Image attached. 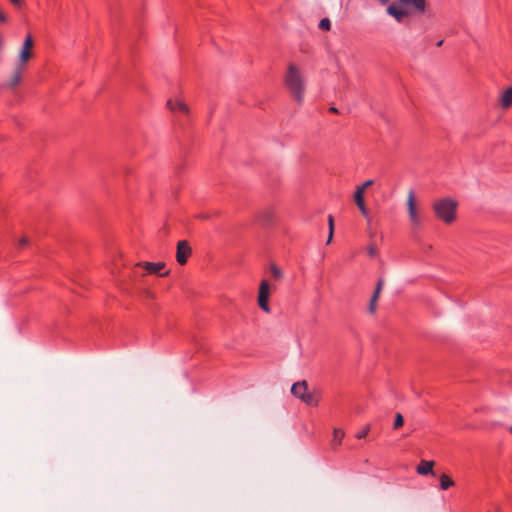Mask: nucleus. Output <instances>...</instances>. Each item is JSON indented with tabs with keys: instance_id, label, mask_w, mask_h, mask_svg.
<instances>
[{
	"instance_id": "f257e3e1",
	"label": "nucleus",
	"mask_w": 512,
	"mask_h": 512,
	"mask_svg": "<svg viewBox=\"0 0 512 512\" xmlns=\"http://www.w3.org/2000/svg\"><path fill=\"white\" fill-rule=\"evenodd\" d=\"M284 82L294 100L302 103L305 91L304 79L300 70L294 64L288 65Z\"/></svg>"
},
{
	"instance_id": "bb28decb",
	"label": "nucleus",
	"mask_w": 512,
	"mask_h": 512,
	"mask_svg": "<svg viewBox=\"0 0 512 512\" xmlns=\"http://www.w3.org/2000/svg\"><path fill=\"white\" fill-rule=\"evenodd\" d=\"M357 207L359 208V210H360V212H361V214H362L363 216H365V217H366V216L368 215V210H367V208H366V206H365V202H364V203H362V204H358V205H357Z\"/></svg>"
},
{
	"instance_id": "7c9ffc66",
	"label": "nucleus",
	"mask_w": 512,
	"mask_h": 512,
	"mask_svg": "<svg viewBox=\"0 0 512 512\" xmlns=\"http://www.w3.org/2000/svg\"><path fill=\"white\" fill-rule=\"evenodd\" d=\"M7 21V17L6 15L0 11V22H6Z\"/></svg>"
},
{
	"instance_id": "c756f323",
	"label": "nucleus",
	"mask_w": 512,
	"mask_h": 512,
	"mask_svg": "<svg viewBox=\"0 0 512 512\" xmlns=\"http://www.w3.org/2000/svg\"><path fill=\"white\" fill-rule=\"evenodd\" d=\"M15 7L19 8L23 4V0H9Z\"/></svg>"
},
{
	"instance_id": "5701e85b",
	"label": "nucleus",
	"mask_w": 512,
	"mask_h": 512,
	"mask_svg": "<svg viewBox=\"0 0 512 512\" xmlns=\"http://www.w3.org/2000/svg\"><path fill=\"white\" fill-rule=\"evenodd\" d=\"M369 431H370V426L367 425L363 429H361L360 431H358L356 433V438H358V439L365 438L368 435Z\"/></svg>"
},
{
	"instance_id": "6ab92c4d",
	"label": "nucleus",
	"mask_w": 512,
	"mask_h": 512,
	"mask_svg": "<svg viewBox=\"0 0 512 512\" xmlns=\"http://www.w3.org/2000/svg\"><path fill=\"white\" fill-rule=\"evenodd\" d=\"M328 226H329V235L327 239V244H329L333 238L334 233V218L332 215L328 216Z\"/></svg>"
},
{
	"instance_id": "cd10ccee",
	"label": "nucleus",
	"mask_w": 512,
	"mask_h": 512,
	"mask_svg": "<svg viewBox=\"0 0 512 512\" xmlns=\"http://www.w3.org/2000/svg\"><path fill=\"white\" fill-rule=\"evenodd\" d=\"M383 285H384L383 279H379L378 282H377V285H376L374 293L380 294V292H381V290L383 288Z\"/></svg>"
},
{
	"instance_id": "c85d7f7f",
	"label": "nucleus",
	"mask_w": 512,
	"mask_h": 512,
	"mask_svg": "<svg viewBox=\"0 0 512 512\" xmlns=\"http://www.w3.org/2000/svg\"><path fill=\"white\" fill-rule=\"evenodd\" d=\"M27 244H28V238L27 237H22L19 240V246L20 247H25Z\"/></svg>"
},
{
	"instance_id": "9b49d317",
	"label": "nucleus",
	"mask_w": 512,
	"mask_h": 512,
	"mask_svg": "<svg viewBox=\"0 0 512 512\" xmlns=\"http://www.w3.org/2000/svg\"><path fill=\"white\" fill-rule=\"evenodd\" d=\"M307 392L308 386L306 381L296 382L291 387V393L300 400L305 396Z\"/></svg>"
},
{
	"instance_id": "6e6552de",
	"label": "nucleus",
	"mask_w": 512,
	"mask_h": 512,
	"mask_svg": "<svg viewBox=\"0 0 512 512\" xmlns=\"http://www.w3.org/2000/svg\"><path fill=\"white\" fill-rule=\"evenodd\" d=\"M24 70H25L24 67H20L19 65L16 64L15 69L12 72L9 79L7 80L5 86L9 89L16 88L21 82L22 74H23Z\"/></svg>"
},
{
	"instance_id": "a211bd4d",
	"label": "nucleus",
	"mask_w": 512,
	"mask_h": 512,
	"mask_svg": "<svg viewBox=\"0 0 512 512\" xmlns=\"http://www.w3.org/2000/svg\"><path fill=\"white\" fill-rule=\"evenodd\" d=\"M379 295L380 294H377V293H373L371 299H370V303H369V306H368V311L369 313L371 314H374L375 311H376V307H377V301L379 299Z\"/></svg>"
},
{
	"instance_id": "1a4fd4ad",
	"label": "nucleus",
	"mask_w": 512,
	"mask_h": 512,
	"mask_svg": "<svg viewBox=\"0 0 512 512\" xmlns=\"http://www.w3.org/2000/svg\"><path fill=\"white\" fill-rule=\"evenodd\" d=\"M387 13L395 18L397 22H402L403 19L408 15L409 11L399 4H391L387 8Z\"/></svg>"
},
{
	"instance_id": "f03ea898",
	"label": "nucleus",
	"mask_w": 512,
	"mask_h": 512,
	"mask_svg": "<svg viewBox=\"0 0 512 512\" xmlns=\"http://www.w3.org/2000/svg\"><path fill=\"white\" fill-rule=\"evenodd\" d=\"M458 203L450 197L440 198L433 202L432 209L436 217L445 224H452L456 220Z\"/></svg>"
},
{
	"instance_id": "9d476101",
	"label": "nucleus",
	"mask_w": 512,
	"mask_h": 512,
	"mask_svg": "<svg viewBox=\"0 0 512 512\" xmlns=\"http://www.w3.org/2000/svg\"><path fill=\"white\" fill-rule=\"evenodd\" d=\"M399 4L407 10L413 8L418 13H423L426 7V0H399Z\"/></svg>"
},
{
	"instance_id": "e433bc0d",
	"label": "nucleus",
	"mask_w": 512,
	"mask_h": 512,
	"mask_svg": "<svg viewBox=\"0 0 512 512\" xmlns=\"http://www.w3.org/2000/svg\"><path fill=\"white\" fill-rule=\"evenodd\" d=\"M442 44H443V40H440V41L437 42V46L438 47L441 46Z\"/></svg>"
},
{
	"instance_id": "7ed1b4c3",
	"label": "nucleus",
	"mask_w": 512,
	"mask_h": 512,
	"mask_svg": "<svg viewBox=\"0 0 512 512\" xmlns=\"http://www.w3.org/2000/svg\"><path fill=\"white\" fill-rule=\"evenodd\" d=\"M407 212L411 227L413 229L420 228L424 223L425 215L423 209L416 203L413 190H410L407 196Z\"/></svg>"
},
{
	"instance_id": "39448f33",
	"label": "nucleus",
	"mask_w": 512,
	"mask_h": 512,
	"mask_svg": "<svg viewBox=\"0 0 512 512\" xmlns=\"http://www.w3.org/2000/svg\"><path fill=\"white\" fill-rule=\"evenodd\" d=\"M270 285L267 280H262L259 286L258 305L266 313H270L269 306Z\"/></svg>"
},
{
	"instance_id": "f3484780",
	"label": "nucleus",
	"mask_w": 512,
	"mask_h": 512,
	"mask_svg": "<svg viewBox=\"0 0 512 512\" xmlns=\"http://www.w3.org/2000/svg\"><path fill=\"white\" fill-rule=\"evenodd\" d=\"M454 485V481L446 474L440 476V488L447 490Z\"/></svg>"
},
{
	"instance_id": "423d86ee",
	"label": "nucleus",
	"mask_w": 512,
	"mask_h": 512,
	"mask_svg": "<svg viewBox=\"0 0 512 512\" xmlns=\"http://www.w3.org/2000/svg\"><path fill=\"white\" fill-rule=\"evenodd\" d=\"M191 253H192L191 247L186 240H182V241L178 242L177 251H176V260L180 265H184L187 262Z\"/></svg>"
},
{
	"instance_id": "a878e982",
	"label": "nucleus",
	"mask_w": 512,
	"mask_h": 512,
	"mask_svg": "<svg viewBox=\"0 0 512 512\" xmlns=\"http://www.w3.org/2000/svg\"><path fill=\"white\" fill-rule=\"evenodd\" d=\"M369 256L376 257L378 255V250L374 245H370L367 249Z\"/></svg>"
},
{
	"instance_id": "ddd939ff",
	"label": "nucleus",
	"mask_w": 512,
	"mask_h": 512,
	"mask_svg": "<svg viewBox=\"0 0 512 512\" xmlns=\"http://www.w3.org/2000/svg\"><path fill=\"white\" fill-rule=\"evenodd\" d=\"M433 466H434L433 461L422 460L419 463V465L417 466L416 471L420 475H428V474L434 475Z\"/></svg>"
},
{
	"instance_id": "2eb2a0df",
	"label": "nucleus",
	"mask_w": 512,
	"mask_h": 512,
	"mask_svg": "<svg viewBox=\"0 0 512 512\" xmlns=\"http://www.w3.org/2000/svg\"><path fill=\"white\" fill-rule=\"evenodd\" d=\"M500 105L504 109L512 105V88H508L503 92L500 98Z\"/></svg>"
},
{
	"instance_id": "393cba45",
	"label": "nucleus",
	"mask_w": 512,
	"mask_h": 512,
	"mask_svg": "<svg viewBox=\"0 0 512 512\" xmlns=\"http://www.w3.org/2000/svg\"><path fill=\"white\" fill-rule=\"evenodd\" d=\"M373 183H374V182H373V180H367V181H365L361 186H358L357 188H358L359 190H362V191L365 193V190H366L368 187L372 186V185H373Z\"/></svg>"
},
{
	"instance_id": "f704fd0d",
	"label": "nucleus",
	"mask_w": 512,
	"mask_h": 512,
	"mask_svg": "<svg viewBox=\"0 0 512 512\" xmlns=\"http://www.w3.org/2000/svg\"><path fill=\"white\" fill-rule=\"evenodd\" d=\"M272 217H273L272 213H271V212H269V213L267 214V221L271 220V219H272Z\"/></svg>"
},
{
	"instance_id": "20e7f679",
	"label": "nucleus",
	"mask_w": 512,
	"mask_h": 512,
	"mask_svg": "<svg viewBox=\"0 0 512 512\" xmlns=\"http://www.w3.org/2000/svg\"><path fill=\"white\" fill-rule=\"evenodd\" d=\"M32 48H33V39L31 37V35H28L25 38L23 45L20 49V52L18 55V60L16 62L17 65H19L20 67H24V68L26 67L27 62L33 57Z\"/></svg>"
},
{
	"instance_id": "c9c22d12",
	"label": "nucleus",
	"mask_w": 512,
	"mask_h": 512,
	"mask_svg": "<svg viewBox=\"0 0 512 512\" xmlns=\"http://www.w3.org/2000/svg\"><path fill=\"white\" fill-rule=\"evenodd\" d=\"M379 2L383 5L387 4L389 2V0H379Z\"/></svg>"
},
{
	"instance_id": "0eeeda50",
	"label": "nucleus",
	"mask_w": 512,
	"mask_h": 512,
	"mask_svg": "<svg viewBox=\"0 0 512 512\" xmlns=\"http://www.w3.org/2000/svg\"><path fill=\"white\" fill-rule=\"evenodd\" d=\"M167 107L174 114H177V113L188 114L189 113V108H188L187 104L178 98L169 99L167 101Z\"/></svg>"
},
{
	"instance_id": "aec40b11",
	"label": "nucleus",
	"mask_w": 512,
	"mask_h": 512,
	"mask_svg": "<svg viewBox=\"0 0 512 512\" xmlns=\"http://www.w3.org/2000/svg\"><path fill=\"white\" fill-rule=\"evenodd\" d=\"M354 201L356 205L364 203V192L356 188L354 192Z\"/></svg>"
},
{
	"instance_id": "4468645a",
	"label": "nucleus",
	"mask_w": 512,
	"mask_h": 512,
	"mask_svg": "<svg viewBox=\"0 0 512 512\" xmlns=\"http://www.w3.org/2000/svg\"><path fill=\"white\" fill-rule=\"evenodd\" d=\"M345 436V432L341 428H335L333 430V437L331 440V447L333 450H336L342 443V440Z\"/></svg>"
},
{
	"instance_id": "473e14b6",
	"label": "nucleus",
	"mask_w": 512,
	"mask_h": 512,
	"mask_svg": "<svg viewBox=\"0 0 512 512\" xmlns=\"http://www.w3.org/2000/svg\"><path fill=\"white\" fill-rule=\"evenodd\" d=\"M3 43H4L3 37L0 35V49L3 47Z\"/></svg>"
},
{
	"instance_id": "72a5a7b5",
	"label": "nucleus",
	"mask_w": 512,
	"mask_h": 512,
	"mask_svg": "<svg viewBox=\"0 0 512 512\" xmlns=\"http://www.w3.org/2000/svg\"><path fill=\"white\" fill-rule=\"evenodd\" d=\"M330 111H331L332 113H338V110H337V108H335V107H331V108H330Z\"/></svg>"
},
{
	"instance_id": "4c0bfd02",
	"label": "nucleus",
	"mask_w": 512,
	"mask_h": 512,
	"mask_svg": "<svg viewBox=\"0 0 512 512\" xmlns=\"http://www.w3.org/2000/svg\"><path fill=\"white\" fill-rule=\"evenodd\" d=\"M509 431L512 433V426L509 427Z\"/></svg>"
},
{
	"instance_id": "4be33fe9",
	"label": "nucleus",
	"mask_w": 512,
	"mask_h": 512,
	"mask_svg": "<svg viewBox=\"0 0 512 512\" xmlns=\"http://www.w3.org/2000/svg\"><path fill=\"white\" fill-rule=\"evenodd\" d=\"M331 27V22L328 18H323L319 22V28L322 30H329Z\"/></svg>"
},
{
	"instance_id": "b1692460",
	"label": "nucleus",
	"mask_w": 512,
	"mask_h": 512,
	"mask_svg": "<svg viewBox=\"0 0 512 512\" xmlns=\"http://www.w3.org/2000/svg\"><path fill=\"white\" fill-rule=\"evenodd\" d=\"M270 270H271V274H272L273 277H275V278H281L282 277V272H281V270L276 265H272Z\"/></svg>"
},
{
	"instance_id": "dca6fc26",
	"label": "nucleus",
	"mask_w": 512,
	"mask_h": 512,
	"mask_svg": "<svg viewBox=\"0 0 512 512\" xmlns=\"http://www.w3.org/2000/svg\"><path fill=\"white\" fill-rule=\"evenodd\" d=\"M304 403L308 404V405H311V406H316L318 405L319 403V398L317 395H315L314 393H309L307 392L305 394V396L301 399Z\"/></svg>"
},
{
	"instance_id": "f8f14e48",
	"label": "nucleus",
	"mask_w": 512,
	"mask_h": 512,
	"mask_svg": "<svg viewBox=\"0 0 512 512\" xmlns=\"http://www.w3.org/2000/svg\"><path fill=\"white\" fill-rule=\"evenodd\" d=\"M137 265L142 266L149 274H159L160 271L164 268V263L161 262H144L138 263Z\"/></svg>"
},
{
	"instance_id": "412c9836",
	"label": "nucleus",
	"mask_w": 512,
	"mask_h": 512,
	"mask_svg": "<svg viewBox=\"0 0 512 512\" xmlns=\"http://www.w3.org/2000/svg\"><path fill=\"white\" fill-rule=\"evenodd\" d=\"M404 423V418L401 413H396L393 423V429H399Z\"/></svg>"
},
{
	"instance_id": "2f4dec72",
	"label": "nucleus",
	"mask_w": 512,
	"mask_h": 512,
	"mask_svg": "<svg viewBox=\"0 0 512 512\" xmlns=\"http://www.w3.org/2000/svg\"><path fill=\"white\" fill-rule=\"evenodd\" d=\"M197 217L200 218V219H207L208 215L199 214V215H197Z\"/></svg>"
}]
</instances>
